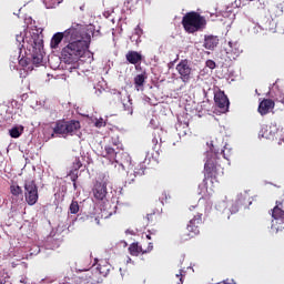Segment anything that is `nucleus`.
I'll use <instances>...</instances> for the list:
<instances>
[{
    "mask_svg": "<svg viewBox=\"0 0 284 284\" xmlns=\"http://www.w3.org/2000/svg\"><path fill=\"white\" fill-rule=\"evenodd\" d=\"M253 32H254V34H261V33L265 32V29H263V27H261V24H256L253 28Z\"/></svg>",
    "mask_w": 284,
    "mask_h": 284,
    "instance_id": "72a5a7b5",
    "label": "nucleus"
},
{
    "mask_svg": "<svg viewBox=\"0 0 284 284\" xmlns=\"http://www.w3.org/2000/svg\"><path fill=\"white\" fill-rule=\"evenodd\" d=\"M83 8H84L83 6H82V7H80V10H83Z\"/></svg>",
    "mask_w": 284,
    "mask_h": 284,
    "instance_id": "6e6d98bb",
    "label": "nucleus"
},
{
    "mask_svg": "<svg viewBox=\"0 0 284 284\" xmlns=\"http://www.w3.org/2000/svg\"><path fill=\"white\" fill-rule=\"evenodd\" d=\"M204 171L207 176H210L212 172H214V162L212 160H206L204 164Z\"/></svg>",
    "mask_w": 284,
    "mask_h": 284,
    "instance_id": "a878e982",
    "label": "nucleus"
},
{
    "mask_svg": "<svg viewBox=\"0 0 284 284\" xmlns=\"http://www.w3.org/2000/svg\"><path fill=\"white\" fill-rule=\"evenodd\" d=\"M111 144H112L113 148H115L116 150H122V149H123V144L121 143V141H119V138H112V139H111Z\"/></svg>",
    "mask_w": 284,
    "mask_h": 284,
    "instance_id": "2f4dec72",
    "label": "nucleus"
},
{
    "mask_svg": "<svg viewBox=\"0 0 284 284\" xmlns=\"http://www.w3.org/2000/svg\"><path fill=\"white\" fill-rule=\"evenodd\" d=\"M126 61L131 63L132 65H136V63H141L143 55L136 51H129L125 55Z\"/></svg>",
    "mask_w": 284,
    "mask_h": 284,
    "instance_id": "a211bd4d",
    "label": "nucleus"
},
{
    "mask_svg": "<svg viewBox=\"0 0 284 284\" xmlns=\"http://www.w3.org/2000/svg\"><path fill=\"white\" fill-rule=\"evenodd\" d=\"M122 10L123 12H132L134 10V0H125Z\"/></svg>",
    "mask_w": 284,
    "mask_h": 284,
    "instance_id": "bb28decb",
    "label": "nucleus"
},
{
    "mask_svg": "<svg viewBox=\"0 0 284 284\" xmlns=\"http://www.w3.org/2000/svg\"><path fill=\"white\" fill-rule=\"evenodd\" d=\"M145 83V74L141 73V74H138L135 75L134 78V85H135V89L138 90H141V88H143Z\"/></svg>",
    "mask_w": 284,
    "mask_h": 284,
    "instance_id": "5701e85b",
    "label": "nucleus"
},
{
    "mask_svg": "<svg viewBox=\"0 0 284 284\" xmlns=\"http://www.w3.org/2000/svg\"><path fill=\"white\" fill-rule=\"evenodd\" d=\"M23 130H24L23 125H17L9 130V134L11 139H19V136L23 134Z\"/></svg>",
    "mask_w": 284,
    "mask_h": 284,
    "instance_id": "412c9836",
    "label": "nucleus"
},
{
    "mask_svg": "<svg viewBox=\"0 0 284 284\" xmlns=\"http://www.w3.org/2000/svg\"><path fill=\"white\" fill-rule=\"evenodd\" d=\"M108 183H110V175L100 173L93 186V195L97 201H103L108 196Z\"/></svg>",
    "mask_w": 284,
    "mask_h": 284,
    "instance_id": "423d86ee",
    "label": "nucleus"
},
{
    "mask_svg": "<svg viewBox=\"0 0 284 284\" xmlns=\"http://www.w3.org/2000/svg\"><path fill=\"white\" fill-rule=\"evenodd\" d=\"M146 239L150 241V240L152 239V236H150V235H146Z\"/></svg>",
    "mask_w": 284,
    "mask_h": 284,
    "instance_id": "3c124183",
    "label": "nucleus"
},
{
    "mask_svg": "<svg viewBox=\"0 0 284 284\" xmlns=\"http://www.w3.org/2000/svg\"><path fill=\"white\" fill-rule=\"evenodd\" d=\"M41 252V246H39V245H33L32 247H31V255L32 256H37V254H39Z\"/></svg>",
    "mask_w": 284,
    "mask_h": 284,
    "instance_id": "f704fd0d",
    "label": "nucleus"
},
{
    "mask_svg": "<svg viewBox=\"0 0 284 284\" xmlns=\"http://www.w3.org/2000/svg\"><path fill=\"white\" fill-rule=\"evenodd\" d=\"M110 216H112V211H108V210H102V217L103 219H110Z\"/></svg>",
    "mask_w": 284,
    "mask_h": 284,
    "instance_id": "4c0bfd02",
    "label": "nucleus"
},
{
    "mask_svg": "<svg viewBox=\"0 0 284 284\" xmlns=\"http://www.w3.org/2000/svg\"><path fill=\"white\" fill-rule=\"evenodd\" d=\"M152 250H154V245L152 243H149V246L146 250L143 251V254H148V253L152 252Z\"/></svg>",
    "mask_w": 284,
    "mask_h": 284,
    "instance_id": "ea45409f",
    "label": "nucleus"
},
{
    "mask_svg": "<svg viewBox=\"0 0 284 284\" xmlns=\"http://www.w3.org/2000/svg\"><path fill=\"white\" fill-rule=\"evenodd\" d=\"M124 247H128V242H122Z\"/></svg>",
    "mask_w": 284,
    "mask_h": 284,
    "instance_id": "8fccbe9b",
    "label": "nucleus"
},
{
    "mask_svg": "<svg viewBox=\"0 0 284 284\" xmlns=\"http://www.w3.org/2000/svg\"><path fill=\"white\" fill-rule=\"evenodd\" d=\"M128 233H129V234H133L130 230L126 231V234H128Z\"/></svg>",
    "mask_w": 284,
    "mask_h": 284,
    "instance_id": "603ef678",
    "label": "nucleus"
},
{
    "mask_svg": "<svg viewBox=\"0 0 284 284\" xmlns=\"http://www.w3.org/2000/svg\"><path fill=\"white\" fill-rule=\"evenodd\" d=\"M129 251L132 256H139V254H141V253L143 254V252H144L143 247L139 246L138 243L131 244L129 247Z\"/></svg>",
    "mask_w": 284,
    "mask_h": 284,
    "instance_id": "b1692460",
    "label": "nucleus"
},
{
    "mask_svg": "<svg viewBox=\"0 0 284 284\" xmlns=\"http://www.w3.org/2000/svg\"><path fill=\"white\" fill-rule=\"evenodd\" d=\"M257 110L262 116L270 114V110H274V101L271 99H264L262 102H260Z\"/></svg>",
    "mask_w": 284,
    "mask_h": 284,
    "instance_id": "dca6fc26",
    "label": "nucleus"
},
{
    "mask_svg": "<svg viewBox=\"0 0 284 284\" xmlns=\"http://www.w3.org/2000/svg\"><path fill=\"white\" fill-rule=\"evenodd\" d=\"M176 71L180 74V79L183 83H187L190 79H192V67H190V62L187 60H182L176 64Z\"/></svg>",
    "mask_w": 284,
    "mask_h": 284,
    "instance_id": "9b49d317",
    "label": "nucleus"
},
{
    "mask_svg": "<svg viewBox=\"0 0 284 284\" xmlns=\"http://www.w3.org/2000/svg\"><path fill=\"white\" fill-rule=\"evenodd\" d=\"M105 126V121L103 119H99L95 121V128H103Z\"/></svg>",
    "mask_w": 284,
    "mask_h": 284,
    "instance_id": "58836bf2",
    "label": "nucleus"
},
{
    "mask_svg": "<svg viewBox=\"0 0 284 284\" xmlns=\"http://www.w3.org/2000/svg\"><path fill=\"white\" fill-rule=\"evenodd\" d=\"M203 23H205V20L196 12H189L182 19L184 30L191 34L199 32L203 28Z\"/></svg>",
    "mask_w": 284,
    "mask_h": 284,
    "instance_id": "39448f33",
    "label": "nucleus"
},
{
    "mask_svg": "<svg viewBox=\"0 0 284 284\" xmlns=\"http://www.w3.org/2000/svg\"><path fill=\"white\" fill-rule=\"evenodd\" d=\"M94 221H95L97 225L100 224L99 217H95Z\"/></svg>",
    "mask_w": 284,
    "mask_h": 284,
    "instance_id": "49530a36",
    "label": "nucleus"
},
{
    "mask_svg": "<svg viewBox=\"0 0 284 284\" xmlns=\"http://www.w3.org/2000/svg\"><path fill=\"white\" fill-rule=\"evenodd\" d=\"M74 28H79V23L74 22L71 24V27L69 29H67L64 32H57L52 39H51V43L50 47L52 48V50H57V48H59V44L63 41L68 43L69 39H71L72 37V32L74 31Z\"/></svg>",
    "mask_w": 284,
    "mask_h": 284,
    "instance_id": "1a4fd4ad",
    "label": "nucleus"
},
{
    "mask_svg": "<svg viewBox=\"0 0 284 284\" xmlns=\"http://www.w3.org/2000/svg\"><path fill=\"white\" fill-rule=\"evenodd\" d=\"M150 216H152V214H148L146 215L148 221H150Z\"/></svg>",
    "mask_w": 284,
    "mask_h": 284,
    "instance_id": "09e8293b",
    "label": "nucleus"
},
{
    "mask_svg": "<svg viewBox=\"0 0 284 284\" xmlns=\"http://www.w3.org/2000/svg\"><path fill=\"white\" fill-rule=\"evenodd\" d=\"M115 168H118L119 172H124L126 170L128 179L125 183H134L135 176H143L145 174V162H142L134 169V164H132V156L128 152H122L118 154L115 158Z\"/></svg>",
    "mask_w": 284,
    "mask_h": 284,
    "instance_id": "7ed1b4c3",
    "label": "nucleus"
},
{
    "mask_svg": "<svg viewBox=\"0 0 284 284\" xmlns=\"http://www.w3.org/2000/svg\"><path fill=\"white\" fill-rule=\"evenodd\" d=\"M71 221H72V223H74V221H77V219H72Z\"/></svg>",
    "mask_w": 284,
    "mask_h": 284,
    "instance_id": "864d4df0",
    "label": "nucleus"
},
{
    "mask_svg": "<svg viewBox=\"0 0 284 284\" xmlns=\"http://www.w3.org/2000/svg\"><path fill=\"white\" fill-rule=\"evenodd\" d=\"M162 134H165V131H163V129H158L154 131L153 139H152V143L154 145L153 149L156 150V145H159V141L160 143H163Z\"/></svg>",
    "mask_w": 284,
    "mask_h": 284,
    "instance_id": "aec40b11",
    "label": "nucleus"
},
{
    "mask_svg": "<svg viewBox=\"0 0 284 284\" xmlns=\"http://www.w3.org/2000/svg\"><path fill=\"white\" fill-rule=\"evenodd\" d=\"M18 43V51L11 55V61H17L20 69L21 79H26L29 72L34 68L32 65H41L43 63V37L37 32L23 30L20 34L16 36Z\"/></svg>",
    "mask_w": 284,
    "mask_h": 284,
    "instance_id": "f257e3e1",
    "label": "nucleus"
},
{
    "mask_svg": "<svg viewBox=\"0 0 284 284\" xmlns=\"http://www.w3.org/2000/svg\"><path fill=\"white\" fill-rule=\"evenodd\" d=\"M97 270H99L100 274H102V276H108V272H110V268H108V266L102 267L101 265H99L97 267Z\"/></svg>",
    "mask_w": 284,
    "mask_h": 284,
    "instance_id": "473e14b6",
    "label": "nucleus"
},
{
    "mask_svg": "<svg viewBox=\"0 0 284 284\" xmlns=\"http://www.w3.org/2000/svg\"><path fill=\"white\" fill-rule=\"evenodd\" d=\"M79 202L72 201L69 206V214H79Z\"/></svg>",
    "mask_w": 284,
    "mask_h": 284,
    "instance_id": "cd10ccee",
    "label": "nucleus"
},
{
    "mask_svg": "<svg viewBox=\"0 0 284 284\" xmlns=\"http://www.w3.org/2000/svg\"><path fill=\"white\" fill-rule=\"evenodd\" d=\"M81 160L80 159H75L73 162V170L77 172L78 170H81Z\"/></svg>",
    "mask_w": 284,
    "mask_h": 284,
    "instance_id": "c9c22d12",
    "label": "nucleus"
},
{
    "mask_svg": "<svg viewBox=\"0 0 284 284\" xmlns=\"http://www.w3.org/2000/svg\"><path fill=\"white\" fill-rule=\"evenodd\" d=\"M206 68H210V70H214V68H216V62H214L213 60H207Z\"/></svg>",
    "mask_w": 284,
    "mask_h": 284,
    "instance_id": "e433bc0d",
    "label": "nucleus"
},
{
    "mask_svg": "<svg viewBox=\"0 0 284 284\" xmlns=\"http://www.w3.org/2000/svg\"><path fill=\"white\" fill-rule=\"evenodd\" d=\"M73 187L74 190H77V182H73Z\"/></svg>",
    "mask_w": 284,
    "mask_h": 284,
    "instance_id": "de8ad7c7",
    "label": "nucleus"
},
{
    "mask_svg": "<svg viewBox=\"0 0 284 284\" xmlns=\"http://www.w3.org/2000/svg\"><path fill=\"white\" fill-rule=\"evenodd\" d=\"M260 136L268 140L280 139V141H284L283 129L278 128L276 122L262 126Z\"/></svg>",
    "mask_w": 284,
    "mask_h": 284,
    "instance_id": "6e6552de",
    "label": "nucleus"
},
{
    "mask_svg": "<svg viewBox=\"0 0 284 284\" xmlns=\"http://www.w3.org/2000/svg\"><path fill=\"white\" fill-rule=\"evenodd\" d=\"M214 101L215 105L220 108L221 112H227L230 108V100L227 99V95H225V92H216L214 94Z\"/></svg>",
    "mask_w": 284,
    "mask_h": 284,
    "instance_id": "f8f14e48",
    "label": "nucleus"
},
{
    "mask_svg": "<svg viewBox=\"0 0 284 284\" xmlns=\"http://www.w3.org/2000/svg\"><path fill=\"white\" fill-rule=\"evenodd\" d=\"M62 1L63 0H43V3L47 10H52V8H57V6H59V3Z\"/></svg>",
    "mask_w": 284,
    "mask_h": 284,
    "instance_id": "393cba45",
    "label": "nucleus"
},
{
    "mask_svg": "<svg viewBox=\"0 0 284 284\" xmlns=\"http://www.w3.org/2000/svg\"><path fill=\"white\" fill-rule=\"evenodd\" d=\"M227 48L225 49L226 54L229 55V59H234L235 57H240L243 52V48H241V43L239 41H229Z\"/></svg>",
    "mask_w": 284,
    "mask_h": 284,
    "instance_id": "4468645a",
    "label": "nucleus"
},
{
    "mask_svg": "<svg viewBox=\"0 0 284 284\" xmlns=\"http://www.w3.org/2000/svg\"><path fill=\"white\" fill-rule=\"evenodd\" d=\"M69 70L72 72V70H77V67H70Z\"/></svg>",
    "mask_w": 284,
    "mask_h": 284,
    "instance_id": "a18cd8bd",
    "label": "nucleus"
},
{
    "mask_svg": "<svg viewBox=\"0 0 284 284\" xmlns=\"http://www.w3.org/2000/svg\"><path fill=\"white\" fill-rule=\"evenodd\" d=\"M0 284H3V282H0Z\"/></svg>",
    "mask_w": 284,
    "mask_h": 284,
    "instance_id": "13d9d810",
    "label": "nucleus"
},
{
    "mask_svg": "<svg viewBox=\"0 0 284 284\" xmlns=\"http://www.w3.org/2000/svg\"><path fill=\"white\" fill-rule=\"evenodd\" d=\"M53 241L52 236L47 237V242L44 244L45 250H54V247H57V242Z\"/></svg>",
    "mask_w": 284,
    "mask_h": 284,
    "instance_id": "c756f323",
    "label": "nucleus"
},
{
    "mask_svg": "<svg viewBox=\"0 0 284 284\" xmlns=\"http://www.w3.org/2000/svg\"><path fill=\"white\" fill-rule=\"evenodd\" d=\"M141 34H143V30L138 27V28H135L134 34L131 37V39H132L133 41H136V43H139V41H141V40H139L140 37H141Z\"/></svg>",
    "mask_w": 284,
    "mask_h": 284,
    "instance_id": "7c9ffc66",
    "label": "nucleus"
},
{
    "mask_svg": "<svg viewBox=\"0 0 284 284\" xmlns=\"http://www.w3.org/2000/svg\"><path fill=\"white\" fill-rule=\"evenodd\" d=\"M150 125H151V128H156V120L151 119Z\"/></svg>",
    "mask_w": 284,
    "mask_h": 284,
    "instance_id": "79ce46f5",
    "label": "nucleus"
},
{
    "mask_svg": "<svg viewBox=\"0 0 284 284\" xmlns=\"http://www.w3.org/2000/svg\"><path fill=\"white\" fill-rule=\"evenodd\" d=\"M81 130V122L77 120L70 121H58L53 128L54 134H60L65 139L67 136H79V131Z\"/></svg>",
    "mask_w": 284,
    "mask_h": 284,
    "instance_id": "20e7f679",
    "label": "nucleus"
},
{
    "mask_svg": "<svg viewBox=\"0 0 284 284\" xmlns=\"http://www.w3.org/2000/svg\"><path fill=\"white\" fill-rule=\"evenodd\" d=\"M123 110L126 114L132 115L134 113V109L132 108V99L130 95L126 97V100L122 101Z\"/></svg>",
    "mask_w": 284,
    "mask_h": 284,
    "instance_id": "4be33fe9",
    "label": "nucleus"
},
{
    "mask_svg": "<svg viewBox=\"0 0 284 284\" xmlns=\"http://www.w3.org/2000/svg\"><path fill=\"white\" fill-rule=\"evenodd\" d=\"M272 225L271 230L278 233L284 230V211L278 206H274L272 210Z\"/></svg>",
    "mask_w": 284,
    "mask_h": 284,
    "instance_id": "9d476101",
    "label": "nucleus"
},
{
    "mask_svg": "<svg viewBox=\"0 0 284 284\" xmlns=\"http://www.w3.org/2000/svg\"><path fill=\"white\" fill-rule=\"evenodd\" d=\"M24 200L28 205H37V201H39V186H37L34 180L24 181Z\"/></svg>",
    "mask_w": 284,
    "mask_h": 284,
    "instance_id": "0eeeda50",
    "label": "nucleus"
},
{
    "mask_svg": "<svg viewBox=\"0 0 284 284\" xmlns=\"http://www.w3.org/2000/svg\"><path fill=\"white\" fill-rule=\"evenodd\" d=\"M222 154L224 159L226 160L230 159V154L225 153V150H222Z\"/></svg>",
    "mask_w": 284,
    "mask_h": 284,
    "instance_id": "37998d69",
    "label": "nucleus"
},
{
    "mask_svg": "<svg viewBox=\"0 0 284 284\" xmlns=\"http://www.w3.org/2000/svg\"><path fill=\"white\" fill-rule=\"evenodd\" d=\"M247 199V193L243 194H239L237 195V200L236 203L233 204L230 209L231 214H236V212H239V205H243L244 201Z\"/></svg>",
    "mask_w": 284,
    "mask_h": 284,
    "instance_id": "6ab92c4d",
    "label": "nucleus"
},
{
    "mask_svg": "<svg viewBox=\"0 0 284 284\" xmlns=\"http://www.w3.org/2000/svg\"><path fill=\"white\" fill-rule=\"evenodd\" d=\"M90 33L83 32V24L78 23L74 27L71 38L67 41V45L61 50V59L64 63H77L81 60L87 63L94 61V53L90 51Z\"/></svg>",
    "mask_w": 284,
    "mask_h": 284,
    "instance_id": "f03ea898",
    "label": "nucleus"
},
{
    "mask_svg": "<svg viewBox=\"0 0 284 284\" xmlns=\"http://www.w3.org/2000/svg\"><path fill=\"white\" fill-rule=\"evenodd\" d=\"M10 192L13 196H20V194H23L21 186L14 184L10 186Z\"/></svg>",
    "mask_w": 284,
    "mask_h": 284,
    "instance_id": "c85d7f7f",
    "label": "nucleus"
},
{
    "mask_svg": "<svg viewBox=\"0 0 284 284\" xmlns=\"http://www.w3.org/2000/svg\"><path fill=\"white\" fill-rule=\"evenodd\" d=\"M102 156L104 159H109L111 163H114L116 161V158L119 156V151H116L114 146L106 145L104 148V151L102 152Z\"/></svg>",
    "mask_w": 284,
    "mask_h": 284,
    "instance_id": "f3484780",
    "label": "nucleus"
},
{
    "mask_svg": "<svg viewBox=\"0 0 284 284\" xmlns=\"http://www.w3.org/2000/svg\"><path fill=\"white\" fill-rule=\"evenodd\" d=\"M105 205H110V202H106V204Z\"/></svg>",
    "mask_w": 284,
    "mask_h": 284,
    "instance_id": "4d7b16f0",
    "label": "nucleus"
},
{
    "mask_svg": "<svg viewBox=\"0 0 284 284\" xmlns=\"http://www.w3.org/2000/svg\"><path fill=\"white\" fill-rule=\"evenodd\" d=\"M70 176H71V181H72L73 183L77 182V175L70 174Z\"/></svg>",
    "mask_w": 284,
    "mask_h": 284,
    "instance_id": "c03bdc74",
    "label": "nucleus"
},
{
    "mask_svg": "<svg viewBox=\"0 0 284 284\" xmlns=\"http://www.w3.org/2000/svg\"><path fill=\"white\" fill-rule=\"evenodd\" d=\"M255 94H258V90H255Z\"/></svg>",
    "mask_w": 284,
    "mask_h": 284,
    "instance_id": "5fc2aeb1",
    "label": "nucleus"
},
{
    "mask_svg": "<svg viewBox=\"0 0 284 284\" xmlns=\"http://www.w3.org/2000/svg\"><path fill=\"white\" fill-rule=\"evenodd\" d=\"M219 42L220 40L217 36H204L203 48H205V50L214 51L219 48Z\"/></svg>",
    "mask_w": 284,
    "mask_h": 284,
    "instance_id": "2eb2a0df",
    "label": "nucleus"
},
{
    "mask_svg": "<svg viewBox=\"0 0 284 284\" xmlns=\"http://www.w3.org/2000/svg\"><path fill=\"white\" fill-rule=\"evenodd\" d=\"M176 278H180V282L178 284H182L183 283V270H180V273L176 274Z\"/></svg>",
    "mask_w": 284,
    "mask_h": 284,
    "instance_id": "a19ab883",
    "label": "nucleus"
},
{
    "mask_svg": "<svg viewBox=\"0 0 284 284\" xmlns=\"http://www.w3.org/2000/svg\"><path fill=\"white\" fill-rule=\"evenodd\" d=\"M202 216L203 214H197L194 216V219H192L186 227L187 232H190L189 234V239H192L194 236H196V234H199V226L202 223Z\"/></svg>",
    "mask_w": 284,
    "mask_h": 284,
    "instance_id": "ddd939ff",
    "label": "nucleus"
}]
</instances>
